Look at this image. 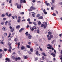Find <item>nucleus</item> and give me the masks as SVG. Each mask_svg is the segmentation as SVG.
I'll list each match as a JSON object with an SVG mask.
<instances>
[{"instance_id": "f257e3e1", "label": "nucleus", "mask_w": 62, "mask_h": 62, "mask_svg": "<svg viewBox=\"0 0 62 62\" xmlns=\"http://www.w3.org/2000/svg\"><path fill=\"white\" fill-rule=\"evenodd\" d=\"M48 46H49V47H47V48L48 49H52V51H54V48L53 47L52 48V45H50V44H48L47 45Z\"/></svg>"}, {"instance_id": "f03ea898", "label": "nucleus", "mask_w": 62, "mask_h": 62, "mask_svg": "<svg viewBox=\"0 0 62 62\" xmlns=\"http://www.w3.org/2000/svg\"><path fill=\"white\" fill-rule=\"evenodd\" d=\"M30 27L31 30L32 31H33L34 30V29H37V28L35 26H33L32 28L30 26Z\"/></svg>"}, {"instance_id": "7ed1b4c3", "label": "nucleus", "mask_w": 62, "mask_h": 62, "mask_svg": "<svg viewBox=\"0 0 62 62\" xmlns=\"http://www.w3.org/2000/svg\"><path fill=\"white\" fill-rule=\"evenodd\" d=\"M9 49H8V52H9V53H11V49H12V47L11 46H10L9 47Z\"/></svg>"}, {"instance_id": "20e7f679", "label": "nucleus", "mask_w": 62, "mask_h": 62, "mask_svg": "<svg viewBox=\"0 0 62 62\" xmlns=\"http://www.w3.org/2000/svg\"><path fill=\"white\" fill-rule=\"evenodd\" d=\"M22 3H26V1L25 0H20V4H22Z\"/></svg>"}, {"instance_id": "39448f33", "label": "nucleus", "mask_w": 62, "mask_h": 62, "mask_svg": "<svg viewBox=\"0 0 62 62\" xmlns=\"http://www.w3.org/2000/svg\"><path fill=\"white\" fill-rule=\"evenodd\" d=\"M41 26L42 27H44V28H45L47 26V25H45L44 24H43L41 25Z\"/></svg>"}, {"instance_id": "423d86ee", "label": "nucleus", "mask_w": 62, "mask_h": 62, "mask_svg": "<svg viewBox=\"0 0 62 62\" xmlns=\"http://www.w3.org/2000/svg\"><path fill=\"white\" fill-rule=\"evenodd\" d=\"M53 38V35H51L50 36L49 38H48V40H51V39Z\"/></svg>"}, {"instance_id": "0eeeda50", "label": "nucleus", "mask_w": 62, "mask_h": 62, "mask_svg": "<svg viewBox=\"0 0 62 62\" xmlns=\"http://www.w3.org/2000/svg\"><path fill=\"white\" fill-rule=\"evenodd\" d=\"M51 55H53V57H55V54L54 53H53L51 54Z\"/></svg>"}, {"instance_id": "6e6552de", "label": "nucleus", "mask_w": 62, "mask_h": 62, "mask_svg": "<svg viewBox=\"0 0 62 62\" xmlns=\"http://www.w3.org/2000/svg\"><path fill=\"white\" fill-rule=\"evenodd\" d=\"M28 10L29 11H32L33 10V8L32 6H31L30 8V9H28Z\"/></svg>"}, {"instance_id": "1a4fd4ad", "label": "nucleus", "mask_w": 62, "mask_h": 62, "mask_svg": "<svg viewBox=\"0 0 62 62\" xmlns=\"http://www.w3.org/2000/svg\"><path fill=\"white\" fill-rule=\"evenodd\" d=\"M32 13H33L32 14V16H33V17H35V15H36V13L33 12H32Z\"/></svg>"}, {"instance_id": "9d476101", "label": "nucleus", "mask_w": 62, "mask_h": 62, "mask_svg": "<svg viewBox=\"0 0 62 62\" xmlns=\"http://www.w3.org/2000/svg\"><path fill=\"white\" fill-rule=\"evenodd\" d=\"M8 45L9 46H11V43H10L9 42H8Z\"/></svg>"}, {"instance_id": "9b49d317", "label": "nucleus", "mask_w": 62, "mask_h": 62, "mask_svg": "<svg viewBox=\"0 0 62 62\" xmlns=\"http://www.w3.org/2000/svg\"><path fill=\"white\" fill-rule=\"evenodd\" d=\"M25 49V47L23 46H22L21 48V50H23Z\"/></svg>"}, {"instance_id": "f8f14e48", "label": "nucleus", "mask_w": 62, "mask_h": 62, "mask_svg": "<svg viewBox=\"0 0 62 62\" xmlns=\"http://www.w3.org/2000/svg\"><path fill=\"white\" fill-rule=\"evenodd\" d=\"M14 40L16 42L17 41H18V39L17 38H15V39Z\"/></svg>"}, {"instance_id": "ddd939ff", "label": "nucleus", "mask_w": 62, "mask_h": 62, "mask_svg": "<svg viewBox=\"0 0 62 62\" xmlns=\"http://www.w3.org/2000/svg\"><path fill=\"white\" fill-rule=\"evenodd\" d=\"M6 61H10V60H9V59L8 58H6Z\"/></svg>"}, {"instance_id": "4468645a", "label": "nucleus", "mask_w": 62, "mask_h": 62, "mask_svg": "<svg viewBox=\"0 0 62 62\" xmlns=\"http://www.w3.org/2000/svg\"><path fill=\"white\" fill-rule=\"evenodd\" d=\"M42 54L44 56H47V55H46L44 53H42Z\"/></svg>"}, {"instance_id": "2eb2a0df", "label": "nucleus", "mask_w": 62, "mask_h": 62, "mask_svg": "<svg viewBox=\"0 0 62 62\" xmlns=\"http://www.w3.org/2000/svg\"><path fill=\"white\" fill-rule=\"evenodd\" d=\"M20 26L18 25L16 27V28L18 29V28H20Z\"/></svg>"}, {"instance_id": "dca6fc26", "label": "nucleus", "mask_w": 62, "mask_h": 62, "mask_svg": "<svg viewBox=\"0 0 62 62\" xmlns=\"http://www.w3.org/2000/svg\"><path fill=\"white\" fill-rule=\"evenodd\" d=\"M4 36L5 37H6L7 36V33H5L4 34Z\"/></svg>"}, {"instance_id": "f3484780", "label": "nucleus", "mask_w": 62, "mask_h": 62, "mask_svg": "<svg viewBox=\"0 0 62 62\" xmlns=\"http://www.w3.org/2000/svg\"><path fill=\"white\" fill-rule=\"evenodd\" d=\"M48 34L49 35H50L52 34V32L50 31H49L48 33Z\"/></svg>"}, {"instance_id": "a211bd4d", "label": "nucleus", "mask_w": 62, "mask_h": 62, "mask_svg": "<svg viewBox=\"0 0 62 62\" xmlns=\"http://www.w3.org/2000/svg\"><path fill=\"white\" fill-rule=\"evenodd\" d=\"M31 38H32V36L31 35H30L28 37V38L29 39H31Z\"/></svg>"}, {"instance_id": "6ab92c4d", "label": "nucleus", "mask_w": 62, "mask_h": 62, "mask_svg": "<svg viewBox=\"0 0 62 62\" xmlns=\"http://www.w3.org/2000/svg\"><path fill=\"white\" fill-rule=\"evenodd\" d=\"M5 14H3L1 16L2 17H5Z\"/></svg>"}, {"instance_id": "aec40b11", "label": "nucleus", "mask_w": 62, "mask_h": 62, "mask_svg": "<svg viewBox=\"0 0 62 62\" xmlns=\"http://www.w3.org/2000/svg\"><path fill=\"white\" fill-rule=\"evenodd\" d=\"M16 5L17 6V8H19V4L17 3H16Z\"/></svg>"}, {"instance_id": "412c9836", "label": "nucleus", "mask_w": 62, "mask_h": 62, "mask_svg": "<svg viewBox=\"0 0 62 62\" xmlns=\"http://www.w3.org/2000/svg\"><path fill=\"white\" fill-rule=\"evenodd\" d=\"M2 54L1 53L0 54V58H2Z\"/></svg>"}, {"instance_id": "4be33fe9", "label": "nucleus", "mask_w": 62, "mask_h": 62, "mask_svg": "<svg viewBox=\"0 0 62 62\" xmlns=\"http://www.w3.org/2000/svg\"><path fill=\"white\" fill-rule=\"evenodd\" d=\"M33 23L35 25H37V24H36V23L35 22H33Z\"/></svg>"}, {"instance_id": "5701e85b", "label": "nucleus", "mask_w": 62, "mask_h": 62, "mask_svg": "<svg viewBox=\"0 0 62 62\" xmlns=\"http://www.w3.org/2000/svg\"><path fill=\"white\" fill-rule=\"evenodd\" d=\"M41 22L39 21L38 23V24L39 25H40V24H41Z\"/></svg>"}, {"instance_id": "b1692460", "label": "nucleus", "mask_w": 62, "mask_h": 62, "mask_svg": "<svg viewBox=\"0 0 62 62\" xmlns=\"http://www.w3.org/2000/svg\"><path fill=\"white\" fill-rule=\"evenodd\" d=\"M23 57H24V59H27V57L25 56H23Z\"/></svg>"}, {"instance_id": "393cba45", "label": "nucleus", "mask_w": 62, "mask_h": 62, "mask_svg": "<svg viewBox=\"0 0 62 62\" xmlns=\"http://www.w3.org/2000/svg\"><path fill=\"white\" fill-rule=\"evenodd\" d=\"M5 28H6V27H4L2 28V30L3 31H5Z\"/></svg>"}, {"instance_id": "a878e982", "label": "nucleus", "mask_w": 62, "mask_h": 62, "mask_svg": "<svg viewBox=\"0 0 62 62\" xmlns=\"http://www.w3.org/2000/svg\"><path fill=\"white\" fill-rule=\"evenodd\" d=\"M37 33H38V34H39V30H37Z\"/></svg>"}, {"instance_id": "bb28decb", "label": "nucleus", "mask_w": 62, "mask_h": 62, "mask_svg": "<svg viewBox=\"0 0 62 62\" xmlns=\"http://www.w3.org/2000/svg\"><path fill=\"white\" fill-rule=\"evenodd\" d=\"M36 54L37 55H38V54H39V52L38 51H36Z\"/></svg>"}, {"instance_id": "cd10ccee", "label": "nucleus", "mask_w": 62, "mask_h": 62, "mask_svg": "<svg viewBox=\"0 0 62 62\" xmlns=\"http://www.w3.org/2000/svg\"><path fill=\"white\" fill-rule=\"evenodd\" d=\"M40 16V14H39L37 15V17H39V16Z\"/></svg>"}, {"instance_id": "c85d7f7f", "label": "nucleus", "mask_w": 62, "mask_h": 62, "mask_svg": "<svg viewBox=\"0 0 62 62\" xmlns=\"http://www.w3.org/2000/svg\"><path fill=\"white\" fill-rule=\"evenodd\" d=\"M20 21H21L20 19H19L17 20V22L18 23H20Z\"/></svg>"}, {"instance_id": "c756f323", "label": "nucleus", "mask_w": 62, "mask_h": 62, "mask_svg": "<svg viewBox=\"0 0 62 62\" xmlns=\"http://www.w3.org/2000/svg\"><path fill=\"white\" fill-rule=\"evenodd\" d=\"M39 18L40 19H43V16H41L39 17Z\"/></svg>"}, {"instance_id": "7c9ffc66", "label": "nucleus", "mask_w": 62, "mask_h": 62, "mask_svg": "<svg viewBox=\"0 0 62 62\" xmlns=\"http://www.w3.org/2000/svg\"><path fill=\"white\" fill-rule=\"evenodd\" d=\"M32 7L33 9V10L36 9V8H35V7H34L32 6Z\"/></svg>"}, {"instance_id": "2f4dec72", "label": "nucleus", "mask_w": 62, "mask_h": 62, "mask_svg": "<svg viewBox=\"0 0 62 62\" xmlns=\"http://www.w3.org/2000/svg\"><path fill=\"white\" fill-rule=\"evenodd\" d=\"M8 23V21H6L5 22V25H7V23Z\"/></svg>"}, {"instance_id": "473e14b6", "label": "nucleus", "mask_w": 62, "mask_h": 62, "mask_svg": "<svg viewBox=\"0 0 62 62\" xmlns=\"http://www.w3.org/2000/svg\"><path fill=\"white\" fill-rule=\"evenodd\" d=\"M54 40H53L52 42H51V43H52V44H53V43H54Z\"/></svg>"}, {"instance_id": "72a5a7b5", "label": "nucleus", "mask_w": 62, "mask_h": 62, "mask_svg": "<svg viewBox=\"0 0 62 62\" xmlns=\"http://www.w3.org/2000/svg\"><path fill=\"white\" fill-rule=\"evenodd\" d=\"M11 58H12V59H15V58L14 56H13L11 57Z\"/></svg>"}, {"instance_id": "f704fd0d", "label": "nucleus", "mask_w": 62, "mask_h": 62, "mask_svg": "<svg viewBox=\"0 0 62 62\" xmlns=\"http://www.w3.org/2000/svg\"><path fill=\"white\" fill-rule=\"evenodd\" d=\"M30 51L31 52H33V48H31L30 49Z\"/></svg>"}, {"instance_id": "c9c22d12", "label": "nucleus", "mask_w": 62, "mask_h": 62, "mask_svg": "<svg viewBox=\"0 0 62 62\" xmlns=\"http://www.w3.org/2000/svg\"><path fill=\"white\" fill-rule=\"evenodd\" d=\"M42 59H43V60H44V59H45L44 57L43 56L42 57Z\"/></svg>"}, {"instance_id": "e433bc0d", "label": "nucleus", "mask_w": 62, "mask_h": 62, "mask_svg": "<svg viewBox=\"0 0 62 62\" xmlns=\"http://www.w3.org/2000/svg\"><path fill=\"white\" fill-rule=\"evenodd\" d=\"M10 35H11V33H9V36L8 37V38H9L10 37Z\"/></svg>"}, {"instance_id": "4c0bfd02", "label": "nucleus", "mask_w": 62, "mask_h": 62, "mask_svg": "<svg viewBox=\"0 0 62 62\" xmlns=\"http://www.w3.org/2000/svg\"><path fill=\"white\" fill-rule=\"evenodd\" d=\"M28 53L30 54H32V53L30 51H28Z\"/></svg>"}, {"instance_id": "58836bf2", "label": "nucleus", "mask_w": 62, "mask_h": 62, "mask_svg": "<svg viewBox=\"0 0 62 62\" xmlns=\"http://www.w3.org/2000/svg\"><path fill=\"white\" fill-rule=\"evenodd\" d=\"M5 23V22H2V23H1V24L3 25L4 24V23Z\"/></svg>"}, {"instance_id": "ea45409f", "label": "nucleus", "mask_w": 62, "mask_h": 62, "mask_svg": "<svg viewBox=\"0 0 62 62\" xmlns=\"http://www.w3.org/2000/svg\"><path fill=\"white\" fill-rule=\"evenodd\" d=\"M27 47L28 48H30V46L29 45H27Z\"/></svg>"}, {"instance_id": "a19ab883", "label": "nucleus", "mask_w": 62, "mask_h": 62, "mask_svg": "<svg viewBox=\"0 0 62 62\" xmlns=\"http://www.w3.org/2000/svg\"><path fill=\"white\" fill-rule=\"evenodd\" d=\"M52 3H54V0H52Z\"/></svg>"}, {"instance_id": "79ce46f5", "label": "nucleus", "mask_w": 62, "mask_h": 62, "mask_svg": "<svg viewBox=\"0 0 62 62\" xmlns=\"http://www.w3.org/2000/svg\"><path fill=\"white\" fill-rule=\"evenodd\" d=\"M13 31H14V29L13 28L11 30V32H13Z\"/></svg>"}, {"instance_id": "37998d69", "label": "nucleus", "mask_w": 62, "mask_h": 62, "mask_svg": "<svg viewBox=\"0 0 62 62\" xmlns=\"http://www.w3.org/2000/svg\"><path fill=\"white\" fill-rule=\"evenodd\" d=\"M30 18H28V19H27V21H28V22H29V21H30Z\"/></svg>"}, {"instance_id": "c03bdc74", "label": "nucleus", "mask_w": 62, "mask_h": 62, "mask_svg": "<svg viewBox=\"0 0 62 62\" xmlns=\"http://www.w3.org/2000/svg\"><path fill=\"white\" fill-rule=\"evenodd\" d=\"M32 2H33V3H35V2H36V0H33L32 1Z\"/></svg>"}, {"instance_id": "a18cd8bd", "label": "nucleus", "mask_w": 62, "mask_h": 62, "mask_svg": "<svg viewBox=\"0 0 62 62\" xmlns=\"http://www.w3.org/2000/svg\"><path fill=\"white\" fill-rule=\"evenodd\" d=\"M35 44L36 46H38V44H37V42H35Z\"/></svg>"}, {"instance_id": "49530a36", "label": "nucleus", "mask_w": 62, "mask_h": 62, "mask_svg": "<svg viewBox=\"0 0 62 62\" xmlns=\"http://www.w3.org/2000/svg\"><path fill=\"white\" fill-rule=\"evenodd\" d=\"M53 15L54 16H56V15L54 13H53Z\"/></svg>"}, {"instance_id": "de8ad7c7", "label": "nucleus", "mask_w": 62, "mask_h": 62, "mask_svg": "<svg viewBox=\"0 0 62 62\" xmlns=\"http://www.w3.org/2000/svg\"><path fill=\"white\" fill-rule=\"evenodd\" d=\"M21 14H24V12H21L20 13Z\"/></svg>"}, {"instance_id": "09e8293b", "label": "nucleus", "mask_w": 62, "mask_h": 62, "mask_svg": "<svg viewBox=\"0 0 62 62\" xmlns=\"http://www.w3.org/2000/svg\"><path fill=\"white\" fill-rule=\"evenodd\" d=\"M46 6H50V4H49V3H47V4H46Z\"/></svg>"}, {"instance_id": "8fccbe9b", "label": "nucleus", "mask_w": 62, "mask_h": 62, "mask_svg": "<svg viewBox=\"0 0 62 62\" xmlns=\"http://www.w3.org/2000/svg\"><path fill=\"white\" fill-rule=\"evenodd\" d=\"M28 44H29V45H31V42H29L28 43Z\"/></svg>"}, {"instance_id": "3c124183", "label": "nucleus", "mask_w": 62, "mask_h": 62, "mask_svg": "<svg viewBox=\"0 0 62 62\" xmlns=\"http://www.w3.org/2000/svg\"><path fill=\"white\" fill-rule=\"evenodd\" d=\"M6 19H7L6 18H3V20H4V21H6Z\"/></svg>"}, {"instance_id": "603ef678", "label": "nucleus", "mask_w": 62, "mask_h": 62, "mask_svg": "<svg viewBox=\"0 0 62 62\" xmlns=\"http://www.w3.org/2000/svg\"><path fill=\"white\" fill-rule=\"evenodd\" d=\"M54 52L55 53V54H56V51H55V50H54Z\"/></svg>"}, {"instance_id": "864d4df0", "label": "nucleus", "mask_w": 62, "mask_h": 62, "mask_svg": "<svg viewBox=\"0 0 62 62\" xmlns=\"http://www.w3.org/2000/svg\"><path fill=\"white\" fill-rule=\"evenodd\" d=\"M59 36L60 37H61V36H62V34H61L59 35Z\"/></svg>"}, {"instance_id": "5fc2aeb1", "label": "nucleus", "mask_w": 62, "mask_h": 62, "mask_svg": "<svg viewBox=\"0 0 62 62\" xmlns=\"http://www.w3.org/2000/svg\"><path fill=\"white\" fill-rule=\"evenodd\" d=\"M29 23L30 24H32V22H30V21H29Z\"/></svg>"}, {"instance_id": "6e6d98bb", "label": "nucleus", "mask_w": 62, "mask_h": 62, "mask_svg": "<svg viewBox=\"0 0 62 62\" xmlns=\"http://www.w3.org/2000/svg\"><path fill=\"white\" fill-rule=\"evenodd\" d=\"M24 29L23 28H21L20 29V30L21 31H23V30H24Z\"/></svg>"}, {"instance_id": "4d7b16f0", "label": "nucleus", "mask_w": 62, "mask_h": 62, "mask_svg": "<svg viewBox=\"0 0 62 62\" xmlns=\"http://www.w3.org/2000/svg\"><path fill=\"white\" fill-rule=\"evenodd\" d=\"M4 51H7V49L4 48Z\"/></svg>"}, {"instance_id": "13d9d810", "label": "nucleus", "mask_w": 62, "mask_h": 62, "mask_svg": "<svg viewBox=\"0 0 62 62\" xmlns=\"http://www.w3.org/2000/svg\"><path fill=\"white\" fill-rule=\"evenodd\" d=\"M18 58H15V61H17L18 60Z\"/></svg>"}, {"instance_id": "bf43d9fd", "label": "nucleus", "mask_w": 62, "mask_h": 62, "mask_svg": "<svg viewBox=\"0 0 62 62\" xmlns=\"http://www.w3.org/2000/svg\"><path fill=\"white\" fill-rule=\"evenodd\" d=\"M35 60H38V57H36V58L35 59Z\"/></svg>"}, {"instance_id": "052dcab7", "label": "nucleus", "mask_w": 62, "mask_h": 62, "mask_svg": "<svg viewBox=\"0 0 62 62\" xmlns=\"http://www.w3.org/2000/svg\"><path fill=\"white\" fill-rule=\"evenodd\" d=\"M27 34H28V32L27 31L26 32L25 34H26L27 36Z\"/></svg>"}, {"instance_id": "680f3d73", "label": "nucleus", "mask_w": 62, "mask_h": 62, "mask_svg": "<svg viewBox=\"0 0 62 62\" xmlns=\"http://www.w3.org/2000/svg\"><path fill=\"white\" fill-rule=\"evenodd\" d=\"M17 59H19V60H21V58H20L19 57H18V58H17Z\"/></svg>"}, {"instance_id": "e2e57ef3", "label": "nucleus", "mask_w": 62, "mask_h": 62, "mask_svg": "<svg viewBox=\"0 0 62 62\" xmlns=\"http://www.w3.org/2000/svg\"><path fill=\"white\" fill-rule=\"evenodd\" d=\"M60 42H62V40L61 39H60Z\"/></svg>"}, {"instance_id": "0e129e2a", "label": "nucleus", "mask_w": 62, "mask_h": 62, "mask_svg": "<svg viewBox=\"0 0 62 62\" xmlns=\"http://www.w3.org/2000/svg\"><path fill=\"white\" fill-rule=\"evenodd\" d=\"M9 3L10 4L11 2V0H10L9 1Z\"/></svg>"}, {"instance_id": "69168bd1", "label": "nucleus", "mask_w": 62, "mask_h": 62, "mask_svg": "<svg viewBox=\"0 0 62 62\" xmlns=\"http://www.w3.org/2000/svg\"><path fill=\"white\" fill-rule=\"evenodd\" d=\"M56 12L57 14H58V11H57L56 10Z\"/></svg>"}, {"instance_id": "338daca9", "label": "nucleus", "mask_w": 62, "mask_h": 62, "mask_svg": "<svg viewBox=\"0 0 62 62\" xmlns=\"http://www.w3.org/2000/svg\"><path fill=\"white\" fill-rule=\"evenodd\" d=\"M18 46H20V42H19L18 43Z\"/></svg>"}, {"instance_id": "774afa93", "label": "nucleus", "mask_w": 62, "mask_h": 62, "mask_svg": "<svg viewBox=\"0 0 62 62\" xmlns=\"http://www.w3.org/2000/svg\"><path fill=\"white\" fill-rule=\"evenodd\" d=\"M51 8L52 10H54V8L53 7H51Z\"/></svg>"}]
</instances>
